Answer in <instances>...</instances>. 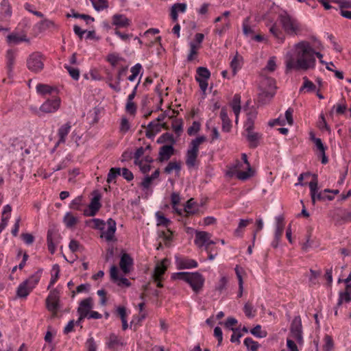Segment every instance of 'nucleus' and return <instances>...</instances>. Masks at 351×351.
<instances>
[{"label":"nucleus","mask_w":351,"mask_h":351,"mask_svg":"<svg viewBox=\"0 0 351 351\" xmlns=\"http://www.w3.org/2000/svg\"><path fill=\"white\" fill-rule=\"evenodd\" d=\"M315 51L307 41H302L295 45V57L287 56L286 72L291 70L306 71L315 65Z\"/></svg>","instance_id":"nucleus-1"},{"label":"nucleus","mask_w":351,"mask_h":351,"mask_svg":"<svg viewBox=\"0 0 351 351\" xmlns=\"http://www.w3.org/2000/svg\"><path fill=\"white\" fill-rule=\"evenodd\" d=\"M171 278L185 281L191 287L195 293H198L202 289L205 281L204 276L199 272L180 271L173 273Z\"/></svg>","instance_id":"nucleus-2"},{"label":"nucleus","mask_w":351,"mask_h":351,"mask_svg":"<svg viewBox=\"0 0 351 351\" xmlns=\"http://www.w3.org/2000/svg\"><path fill=\"white\" fill-rule=\"evenodd\" d=\"M206 141L205 136H199L193 139L189 145V149L186 154V165L189 168L194 167L197 165V158L199 154V145Z\"/></svg>","instance_id":"nucleus-3"},{"label":"nucleus","mask_w":351,"mask_h":351,"mask_svg":"<svg viewBox=\"0 0 351 351\" xmlns=\"http://www.w3.org/2000/svg\"><path fill=\"white\" fill-rule=\"evenodd\" d=\"M261 92L259 93V99L263 103L270 101L276 94V80L272 77H264L261 82Z\"/></svg>","instance_id":"nucleus-4"},{"label":"nucleus","mask_w":351,"mask_h":351,"mask_svg":"<svg viewBox=\"0 0 351 351\" xmlns=\"http://www.w3.org/2000/svg\"><path fill=\"white\" fill-rule=\"evenodd\" d=\"M278 20L283 29L288 34L296 35L301 30L299 22L291 17L287 12L280 13L278 15Z\"/></svg>","instance_id":"nucleus-5"},{"label":"nucleus","mask_w":351,"mask_h":351,"mask_svg":"<svg viewBox=\"0 0 351 351\" xmlns=\"http://www.w3.org/2000/svg\"><path fill=\"white\" fill-rule=\"evenodd\" d=\"M44 58L40 52H34L27 60V66L34 73L40 72L44 68Z\"/></svg>","instance_id":"nucleus-6"},{"label":"nucleus","mask_w":351,"mask_h":351,"mask_svg":"<svg viewBox=\"0 0 351 351\" xmlns=\"http://www.w3.org/2000/svg\"><path fill=\"white\" fill-rule=\"evenodd\" d=\"M317 176L313 175V178L312 181H311L309 183L311 200L313 204H315L316 199L320 201L328 199L329 201H331L334 199L333 195H326L325 193L322 192L317 193Z\"/></svg>","instance_id":"nucleus-7"},{"label":"nucleus","mask_w":351,"mask_h":351,"mask_svg":"<svg viewBox=\"0 0 351 351\" xmlns=\"http://www.w3.org/2000/svg\"><path fill=\"white\" fill-rule=\"evenodd\" d=\"M61 237L58 230L55 227H51L47 231V243L49 252L53 254L56 245L60 242Z\"/></svg>","instance_id":"nucleus-8"},{"label":"nucleus","mask_w":351,"mask_h":351,"mask_svg":"<svg viewBox=\"0 0 351 351\" xmlns=\"http://www.w3.org/2000/svg\"><path fill=\"white\" fill-rule=\"evenodd\" d=\"M60 293L56 289H52L46 299L47 308L49 311L56 313L59 308Z\"/></svg>","instance_id":"nucleus-9"},{"label":"nucleus","mask_w":351,"mask_h":351,"mask_svg":"<svg viewBox=\"0 0 351 351\" xmlns=\"http://www.w3.org/2000/svg\"><path fill=\"white\" fill-rule=\"evenodd\" d=\"M291 337L298 343L302 341V320L300 316L294 317L290 327Z\"/></svg>","instance_id":"nucleus-10"},{"label":"nucleus","mask_w":351,"mask_h":351,"mask_svg":"<svg viewBox=\"0 0 351 351\" xmlns=\"http://www.w3.org/2000/svg\"><path fill=\"white\" fill-rule=\"evenodd\" d=\"M61 100L59 97L46 100L40 107V110L44 113H53L60 106Z\"/></svg>","instance_id":"nucleus-11"},{"label":"nucleus","mask_w":351,"mask_h":351,"mask_svg":"<svg viewBox=\"0 0 351 351\" xmlns=\"http://www.w3.org/2000/svg\"><path fill=\"white\" fill-rule=\"evenodd\" d=\"M100 199L101 195L97 193L92 198L88 208L84 210V215L87 217L95 216L101 207Z\"/></svg>","instance_id":"nucleus-12"},{"label":"nucleus","mask_w":351,"mask_h":351,"mask_svg":"<svg viewBox=\"0 0 351 351\" xmlns=\"http://www.w3.org/2000/svg\"><path fill=\"white\" fill-rule=\"evenodd\" d=\"M333 219L336 225H342L351 221V210L339 209L335 213Z\"/></svg>","instance_id":"nucleus-13"},{"label":"nucleus","mask_w":351,"mask_h":351,"mask_svg":"<svg viewBox=\"0 0 351 351\" xmlns=\"http://www.w3.org/2000/svg\"><path fill=\"white\" fill-rule=\"evenodd\" d=\"M241 159L243 162L247 165V171H237L236 176L239 180H246L254 176V171L251 167L250 164L247 160V156L245 154H242Z\"/></svg>","instance_id":"nucleus-14"},{"label":"nucleus","mask_w":351,"mask_h":351,"mask_svg":"<svg viewBox=\"0 0 351 351\" xmlns=\"http://www.w3.org/2000/svg\"><path fill=\"white\" fill-rule=\"evenodd\" d=\"M16 57V53L13 49H8L6 51L5 60H6V69L8 77L12 76L13 69L15 64Z\"/></svg>","instance_id":"nucleus-15"},{"label":"nucleus","mask_w":351,"mask_h":351,"mask_svg":"<svg viewBox=\"0 0 351 351\" xmlns=\"http://www.w3.org/2000/svg\"><path fill=\"white\" fill-rule=\"evenodd\" d=\"M167 262H168V259L164 258L162 261L156 265L152 274V278L154 280H162V276L167 269V266L166 265Z\"/></svg>","instance_id":"nucleus-16"},{"label":"nucleus","mask_w":351,"mask_h":351,"mask_svg":"<svg viewBox=\"0 0 351 351\" xmlns=\"http://www.w3.org/2000/svg\"><path fill=\"white\" fill-rule=\"evenodd\" d=\"M108 229L106 231L103 232L101 237H104L107 241H111L114 239V233L116 232V221L110 218L107 221Z\"/></svg>","instance_id":"nucleus-17"},{"label":"nucleus","mask_w":351,"mask_h":351,"mask_svg":"<svg viewBox=\"0 0 351 351\" xmlns=\"http://www.w3.org/2000/svg\"><path fill=\"white\" fill-rule=\"evenodd\" d=\"M108 229L106 231L103 232L101 237H104L107 241H111L114 239V233L116 232V221L110 218L107 221Z\"/></svg>","instance_id":"nucleus-18"},{"label":"nucleus","mask_w":351,"mask_h":351,"mask_svg":"<svg viewBox=\"0 0 351 351\" xmlns=\"http://www.w3.org/2000/svg\"><path fill=\"white\" fill-rule=\"evenodd\" d=\"M174 154V147L171 145H165L160 148L158 153V161L168 160Z\"/></svg>","instance_id":"nucleus-19"},{"label":"nucleus","mask_w":351,"mask_h":351,"mask_svg":"<svg viewBox=\"0 0 351 351\" xmlns=\"http://www.w3.org/2000/svg\"><path fill=\"white\" fill-rule=\"evenodd\" d=\"M112 21V24L117 27H127L131 25L130 19L121 14H114Z\"/></svg>","instance_id":"nucleus-20"},{"label":"nucleus","mask_w":351,"mask_h":351,"mask_svg":"<svg viewBox=\"0 0 351 351\" xmlns=\"http://www.w3.org/2000/svg\"><path fill=\"white\" fill-rule=\"evenodd\" d=\"M120 268L125 274H128L131 267L133 265V259L130 254L124 253L120 260L119 263Z\"/></svg>","instance_id":"nucleus-21"},{"label":"nucleus","mask_w":351,"mask_h":351,"mask_svg":"<svg viewBox=\"0 0 351 351\" xmlns=\"http://www.w3.org/2000/svg\"><path fill=\"white\" fill-rule=\"evenodd\" d=\"M351 301V283L346 286L343 291H340L339 293V299L337 304V307H339L343 302L349 303Z\"/></svg>","instance_id":"nucleus-22"},{"label":"nucleus","mask_w":351,"mask_h":351,"mask_svg":"<svg viewBox=\"0 0 351 351\" xmlns=\"http://www.w3.org/2000/svg\"><path fill=\"white\" fill-rule=\"evenodd\" d=\"M262 137L263 134L258 132L254 131L247 132L246 138L249 142V147L252 149L257 147Z\"/></svg>","instance_id":"nucleus-23"},{"label":"nucleus","mask_w":351,"mask_h":351,"mask_svg":"<svg viewBox=\"0 0 351 351\" xmlns=\"http://www.w3.org/2000/svg\"><path fill=\"white\" fill-rule=\"evenodd\" d=\"M93 299L92 298H87L82 300L80 303L79 307L77 308L78 314L86 315L87 317L89 315V311L93 307Z\"/></svg>","instance_id":"nucleus-24"},{"label":"nucleus","mask_w":351,"mask_h":351,"mask_svg":"<svg viewBox=\"0 0 351 351\" xmlns=\"http://www.w3.org/2000/svg\"><path fill=\"white\" fill-rule=\"evenodd\" d=\"M43 272V269H40L37 271H36L34 274L30 276L27 279L24 280L23 283H24L25 285L28 286V287L33 290L36 285L38 283L41 274Z\"/></svg>","instance_id":"nucleus-25"},{"label":"nucleus","mask_w":351,"mask_h":351,"mask_svg":"<svg viewBox=\"0 0 351 351\" xmlns=\"http://www.w3.org/2000/svg\"><path fill=\"white\" fill-rule=\"evenodd\" d=\"M176 263L177 267L179 269L195 268L197 267L196 261L188 258L177 259Z\"/></svg>","instance_id":"nucleus-26"},{"label":"nucleus","mask_w":351,"mask_h":351,"mask_svg":"<svg viewBox=\"0 0 351 351\" xmlns=\"http://www.w3.org/2000/svg\"><path fill=\"white\" fill-rule=\"evenodd\" d=\"M210 239V234L205 231H197L195 232V244L199 247H202L207 243Z\"/></svg>","instance_id":"nucleus-27"},{"label":"nucleus","mask_w":351,"mask_h":351,"mask_svg":"<svg viewBox=\"0 0 351 351\" xmlns=\"http://www.w3.org/2000/svg\"><path fill=\"white\" fill-rule=\"evenodd\" d=\"M276 230L274 238L280 239L285 228V217L283 215H278L276 217Z\"/></svg>","instance_id":"nucleus-28"},{"label":"nucleus","mask_w":351,"mask_h":351,"mask_svg":"<svg viewBox=\"0 0 351 351\" xmlns=\"http://www.w3.org/2000/svg\"><path fill=\"white\" fill-rule=\"evenodd\" d=\"M36 91L37 93L42 95V96H46L48 95L52 94L53 92L58 93L57 88L55 86H51L48 84H38L36 85Z\"/></svg>","instance_id":"nucleus-29"},{"label":"nucleus","mask_w":351,"mask_h":351,"mask_svg":"<svg viewBox=\"0 0 351 351\" xmlns=\"http://www.w3.org/2000/svg\"><path fill=\"white\" fill-rule=\"evenodd\" d=\"M220 118L222 121V130L225 132H229L232 128V123L225 108H222L221 110Z\"/></svg>","instance_id":"nucleus-30"},{"label":"nucleus","mask_w":351,"mask_h":351,"mask_svg":"<svg viewBox=\"0 0 351 351\" xmlns=\"http://www.w3.org/2000/svg\"><path fill=\"white\" fill-rule=\"evenodd\" d=\"M123 343L117 335L112 333L110 335L108 341L107 342L108 348L111 350H117L118 347L123 346Z\"/></svg>","instance_id":"nucleus-31"},{"label":"nucleus","mask_w":351,"mask_h":351,"mask_svg":"<svg viewBox=\"0 0 351 351\" xmlns=\"http://www.w3.org/2000/svg\"><path fill=\"white\" fill-rule=\"evenodd\" d=\"M71 128V125L70 122H67L64 125H62L58 130V136L59 140L58 141L57 145H60V143H64L66 141V136L68 135L70 132Z\"/></svg>","instance_id":"nucleus-32"},{"label":"nucleus","mask_w":351,"mask_h":351,"mask_svg":"<svg viewBox=\"0 0 351 351\" xmlns=\"http://www.w3.org/2000/svg\"><path fill=\"white\" fill-rule=\"evenodd\" d=\"M230 105L236 116V122H237L238 116L241 111V95L235 94Z\"/></svg>","instance_id":"nucleus-33"},{"label":"nucleus","mask_w":351,"mask_h":351,"mask_svg":"<svg viewBox=\"0 0 351 351\" xmlns=\"http://www.w3.org/2000/svg\"><path fill=\"white\" fill-rule=\"evenodd\" d=\"M243 64V57L239 56L238 53L233 58L232 61L230 62V67L232 71L233 75H235L237 71L239 70Z\"/></svg>","instance_id":"nucleus-34"},{"label":"nucleus","mask_w":351,"mask_h":351,"mask_svg":"<svg viewBox=\"0 0 351 351\" xmlns=\"http://www.w3.org/2000/svg\"><path fill=\"white\" fill-rule=\"evenodd\" d=\"M196 204L193 198L189 199L184 205L183 212L185 213L184 217H189L191 215H195L197 213L198 209L192 210V208Z\"/></svg>","instance_id":"nucleus-35"},{"label":"nucleus","mask_w":351,"mask_h":351,"mask_svg":"<svg viewBox=\"0 0 351 351\" xmlns=\"http://www.w3.org/2000/svg\"><path fill=\"white\" fill-rule=\"evenodd\" d=\"M180 197L179 193L173 192L171 195V204L172 205V208L174 211L180 216H182L183 211L182 209H180L177 207V206L180 204Z\"/></svg>","instance_id":"nucleus-36"},{"label":"nucleus","mask_w":351,"mask_h":351,"mask_svg":"<svg viewBox=\"0 0 351 351\" xmlns=\"http://www.w3.org/2000/svg\"><path fill=\"white\" fill-rule=\"evenodd\" d=\"M32 291L28 286L21 282L17 288L16 296L19 298H26Z\"/></svg>","instance_id":"nucleus-37"},{"label":"nucleus","mask_w":351,"mask_h":351,"mask_svg":"<svg viewBox=\"0 0 351 351\" xmlns=\"http://www.w3.org/2000/svg\"><path fill=\"white\" fill-rule=\"evenodd\" d=\"M157 143L163 144L165 143H170V145H173L176 144V141L174 138V136L172 134L166 132L162 134L158 139Z\"/></svg>","instance_id":"nucleus-38"},{"label":"nucleus","mask_w":351,"mask_h":351,"mask_svg":"<svg viewBox=\"0 0 351 351\" xmlns=\"http://www.w3.org/2000/svg\"><path fill=\"white\" fill-rule=\"evenodd\" d=\"M7 40L10 43L19 44L21 42H28L29 39L26 38L25 35H19L18 34L12 33L7 36Z\"/></svg>","instance_id":"nucleus-39"},{"label":"nucleus","mask_w":351,"mask_h":351,"mask_svg":"<svg viewBox=\"0 0 351 351\" xmlns=\"http://www.w3.org/2000/svg\"><path fill=\"white\" fill-rule=\"evenodd\" d=\"M189 46H190V51L187 56V61L192 62L193 60L195 59L196 56H197L198 50L201 47V46L198 45L197 44L195 43L194 42H191L189 43Z\"/></svg>","instance_id":"nucleus-40"},{"label":"nucleus","mask_w":351,"mask_h":351,"mask_svg":"<svg viewBox=\"0 0 351 351\" xmlns=\"http://www.w3.org/2000/svg\"><path fill=\"white\" fill-rule=\"evenodd\" d=\"M256 117V112H252L248 114V117L245 123V132H249L254 131V119Z\"/></svg>","instance_id":"nucleus-41"},{"label":"nucleus","mask_w":351,"mask_h":351,"mask_svg":"<svg viewBox=\"0 0 351 351\" xmlns=\"http://www.w3.org/2000/svg\"><path fill=\"white\" fill-rule=\"evenodd\" d=\"M63 222L67 228H71L77 223V219L71 213H66L63 218Z\"/></svg>","instance_id":"nucleus-42"},{"label":"nucleus","mask_w":351,"mask_h":351,"mask_svg":"<svg viewBox=\"0 0 351 351\" xmlns=\"http://www.w3.org/2000/svg\"><path fill=\"white\" fill-rule=\"evenodd\" d=\"M303 81V85L300 88V93H302L304 90H306V92L315 91L316 88L315 85L310 81L307 77H304Z\"/></svg>","instance_id":"nucleus-43"},{"label":"nucleus","mask_w":351,"mask_h":351,"mask_svg":"<svg viewBox=\"0 0 351 351\" xmlns=\"http://www.w3.org/2000/svg\"><path fill=\"white\" fill-rule=\"evenodd\" d=\"M173 170L180 172L181 170L180 162L176 161H171L168 163L164 169V172L167 174H170Z\"/></svg>","instance_id":"nucleus-44"},{"label":"nucleus","mask_w":351,"mask_h":351,"mask_svg":"<svg viewBox=\"0 0 351 351\" xmlns=\"http://www.w3.org/2000/svg\"><path fill=\"white\" fill-rule=\"evenodd\" d=\"M334 341L331 336L326 335L324 337V345L322 349L324 351H332L334 349Z\"/></svg>","instance_id":"nucleus-45"},{"label":"nucleus","mask_w":351,"mask_h":351,"mask_svg":"<svg viewBox=\"0 0 351 351\" xmlns=\"http://www.w3.org/2000/svg\"><path fill=\"white\" fill-rule=\"evenodd\" d=\"M97 11H101L108 8L107 0H90Z\"/></svg>","instance_id":"nucleus-46"},{"label":"nucleus","mask_w":351,"mask_h":351,"mask_svg":"<svg viewBox=\"0 0 351 351\" xmlns=\"http://www.w3.org/2000/svg\"><path fill=\"white\" fill-rule=\"evenodd\" d=\"M269 32L278 40H280L281 42L284 40V36L281 29L276 26V24H273L269 27Z\"/></svg>","instance_id":"nucleus-47"},{"label":"nucleus","mask_w":351,"mask_h":351,"mask_svg":"<svg viewBox=\"0 0 351 351\" xmlns=\"http://www.w3.org/2000/svg\"><path fill=\"white\" fill-rule=\"evenodd\" d=\"M121 175V169L118 167H112L110 169L107 177V182L110 183L114 180L118 176Z\"/></svg>","instance_id":"nucleus-48"},{"label":"nucleus","mask_w":351,"mask_h":351,"mask_svg":"<svg viewBox=\"0 0 351 351\" xmlns=\"http://www.w3.org/2000/svg\"><path fill=\"white\" fill-rule=\"evenodd\" d=\"M243 343L247 348L251 351H257L259 347L258 343L254 341L251 337L245 338Z\"/></svg>","instance_id":"nucleus-49"},{"label":"nucleus","mask_w":351,"mask_h":351,"mask_svg":"<svg viewBox=\"0 0 351 351\" xmlns=\"http://www.w3.org/2000/svg\"><path fill=\"white\" fill-rule=\"evenodd\" d=\"M156 217L157 218V226L167 227L171 223V221L165 217L161 212H157Z\"/></svg>","instance_id":"nucleus-50"},{"label":"nucleus","mask_w":351,"mask_h":351,"mask_svg":"<svg viewBox=\"0 0 351 351\" xmlns=\"http://www.w3.org/2000/svg\"><path fill=\"white\" fill-rule=\"evenodd\" d=\"M210 77V72L206 67L199 66L197 69V76L201 79L208 80Z\"/></svg>","instance_id":"nucleus-51"},{"label":"nucleus","mask_w":351,"mask_h":351,"mask_svg":"<svg viewBox=\"0 0 351 351\" xmlns=\"http://www.w3.org/2000/svg\"><path fill=\"white\" fill-rule=\"evenodd\" d=\"M54 26V23L49 19H44L36 25L37 28L40 32L46 30L48 28Z\"/></svg>","instance_id":"nucleus-52"},{"label":"nucleus","mask_w":351,"mask_h":351,"mask_svg":"<svg viewBox=\"0 0 351 351\" xmlns=\"http://www.w3.org/2000/svg\"><path fill=\"white\" fill-rule=\"evenodd\" d=\"M52 271L55 272L54 274H52L49 285L47 287L48 289L51 288V286H53L56 282L58 280V278L59 277V273H60V267L58 264H56L52 267Z\"/></svg>","instance_id":"nucleus-53"},{"label":"nucleus","mask_w":351,"mask_h":351,"mask_svg":"<svg viewBox=\"0 0 351 351\" xmlns=\"http://www.w3.org/2000/svg\"><path fill=\"white\" fill-rule=\"evenodd\" d=\"M67 17H71V16H73L74 18H80V19H82L86 21V23L88 24L89 23V21H94L95 19L93 17L88 15V14H79V13H77V12H75V11L73 10H72V14H68L66 15Z\"/></svg>","instance_id":"nucleus-54"},{"label":"nucleus","mask_w":351,"mask_h":351,"mask_svg":"<svg viewBox=\"0 0 351 351\" xmlns=\"http://www.w3.org/2000/svg\"><path fill=\"white\" fill-rule=\"evenodd\" d=\"M172 128L173 131L178 134V136L180 135V133L183 130V121L182 119H175L172 123Z\"/></svg>","instance_id":"nucleus-55"},{"label":"nucleus","mask_w":351,"mask_h":351,"mask_svg":"<svg viewBox=\"0 0 351 351\" xmlns=\"http://www.w3.org/2000/svg\"><path fill=\"white\" fill-rule=\"evenodd\" d=\"M82 196H77L74 199L72 200L71 203L70 204V208L73 210H82Z\"/></svg>","instance_id":"nucleus-56"},{"label":"nucleus","mask_w":351,"mask_h":351,"mask_svg":"<svg viewBox=\"0 0 351 351\" xmlns=\"http://www.w3.org/2000/svg\"><path fill=\"white\" fill-rule=\"evenodd\" d=\"M250 332L256 337L263 338L265 337L267 335V332L261 330V325H256L251 329Z\"/></svg>","instance_id":"nucleus-57"},{"label":"nucleus","mask_w":351,"mask_h":351,"mask_svg":"<svg viewBox=\"0 0 351 351\" xmlns=\"http://www.w3.org/2000/svg\"><path fill=\"white\" fill-rule=\"evenodd\" d=\"M243 311L245 315L249 318L254 317L255 315L253 305L249 302L245 304Z\"/></svg>","instance_id":"nucleus-58"},{"label":"nucleus","mask_w":351,"mask_h":351,"mask_svg":"<svg viewBox=\"0 0 351 351\" xmlns=\"http://www.w3.org/2000/svg\"><path fill=\"white\" fill-rule=\"evenodd\" d=\"M200 123L198 121H193L192 125L187 130V133L189 136L195 135L200 130Z\"/></svg>","instance_id":"nucleus-59"},{"label":"nucleus","mask_w":351,"mask_h":351,"mask_svg":"<svg viewBox=\"0 0 351 351\" xmlns=\"http://www.w3.org/2000/svg\"><path fill=\"white\" fill-rule=\"evenodd\" d=\"M230 329L233 331V334L230 338V341L239 344L241 343L240 338L243 336V334L239 332V328H231Z\"/></svg>","instance_id":"nucleus-60"},{"label":"nucleus","mask_w":351,"mask_h":351,"mask_svg":"<svg viewBox=\"0 0 351 351\" xmlns=\"http://www.w3.org/2000/svg\"><path fill=\"white\" fill-rule=\"evenodd\" d=\"M145 149L144 147H140L136 149L135 153L134 154V165H140L141 164V157L144 154Z\"/></svg>","instance_id":"nucleus-61"},{"label":"nucleus","mask_w":351,"mask_h":351,"mask_svg":"<svg viewBox=\"0 0 351 351\" xmlns=\"http://www.w3.org/2000/svg\"><path fill=\"white\" fill-rule=\"evenodd\" d=\"M252 222V219H241L238 228L234 231V234L237 237L241 236L240 230L245 228L249 223Z\"/></svg>","instance_id":"nucleus-62"},{"label":"nucleus","mask_w":351,"mask_h":351,"mask_svg":"<svg viewBox=\"0 0 351 351\" xmlns=\"http://www.w3.org/2000/svg\"><path fill=\"white\" fill-rule=\"evenodd\" d=\"M64 67L68 71L69 75L73 80H77L79 79L80 70L78 69L73 68L67 65H66Z\"/></svg>","instance_id":"nucleus-63"},{"label":"nucleus","mask_w":351,"mask_h":351,"mask_svg":"<svg viewBox=\"0 0 351 351\" xmlns=\"http://www.w3.org/2000/svg\"><path fill=\"white\" fill-rule=\"evenodd\" d=\"M228 283V278L226 276H223L220 278L218 285L216 286L215 289L221 293L226 288Z\"/></svg>","instance_id":"nucleus-64"}]
</instances>
